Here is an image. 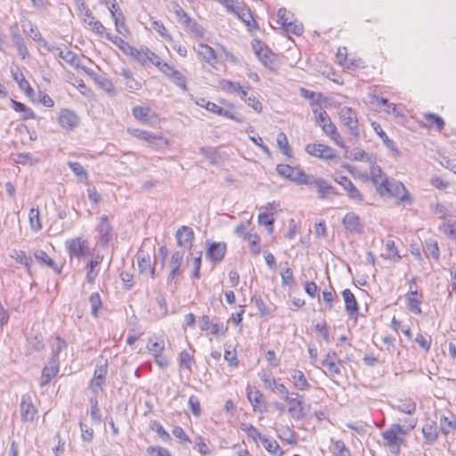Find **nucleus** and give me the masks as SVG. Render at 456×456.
I'll return each instance as SVG.
<instances>
[{
    "label": "nucleus",
    "mask_w": 456,
    "mask_h": 456,
    "mask_svg": "<svg viewBox=\"0 0 456 456\" xmlns=\"http://www.w3.org/2000/svg\"><path fill=\"white\" fill-rule=\"evenodd\" d=\"M137 262L140 273L142 274L154 278L155 268L151 265V257L149 255H138Z\"/></svg>",
    "instance_id": "28"
},
{
    "label": "nucleus",
    "mask_w": 456,
    "mask_h": 456,
    "mask_svg": "<svg viewBox=\"0 0 456 456\" xmlns=\"http://www.w3.org/2000/svg\"><path fill=\"white\" fill-rule=\"evenodd\" d=\"M416 418H408L403 425L398 423L392 424L389 428L385 430L381 436L385 445L389 448L392 453L400 452V445L404 442V436L409 434L417 425Z\"/></svg>",
    "instance_id": "1"
},
{
    "label": "nucleus",
    "mask_w": 456,
    "mask_h": 456,
    "mask_svg": "<svg viewBox=\"0 0 456 456\" xmlns=\"http://www.w3.org/2000/svg\"><path fill=\"white\" fill-rule=\"evenodd\" d=\"M252 47L258 60L262 64L271 70H276L278 69V62L276 54L273 53L266 45H265L259 40H254L252 42Z\"/></svg>",
    "instance_id": "3"
},
{
    "label": "nucleus",
    "mask_w": 456,
    "mask_h": 456,
    "mask_svg": "<svg viewBox=\"0 0 456 456\" xmlns=\"http://www.w3.org/2000/svg\"><path fill=\"white\" fill-rule=\"evenodd\" d=\"M183 251L177 250L174 252L170 259V273L168 275V281H174L176 282L177 278L182 274L181 265L183 259Z\"/></svg>",
    "instance_id": "20"
},
{
    "label": "nucleus",
    "mask_w": 456,
    "mask_h": 456,
    "mask_svg": "<svg viewBox=\"0 0 456 456\" xmlns=\"http://www.w3.org/2000/svg\"><path fill=\"white\" fill-rule=\"evenodd\" d=\"M175 238L177 244L185 248H191L194 239V232L188 226H182L176 232Z\"/></svg>",
    "instance_id": "22"
},
{
    "label": "nucleus",
    "mask_w": 456,
    "mask_h": 456,
    "mask_svg": "<svg viewBox=\"0 0 456 456\" xmlns=\"http://www.w3.org/2000/svg\"><path fill=\"white\" fill-rule=\"evenodd\" d=\"M424 118L430 127H436L438 131H441L444 126V119L436 114H424Z\"/></svg>",
    "instance_id": "47"
},
{
    "label": "nucleus",
    "mask_w": 456,
    "mask_h": 456,
    "mask_svg": "<svg viewBox=\"0 0 456 456\" xmlns=\"http://www.w3.org/2000/svg\"><path fill=\"white\" fill-rule=\"evenodd\" d=\"M392 409L396 410L402 413L412 416L416 412V403L410 397L396 399L394 403H390Z\"/></svg>",
    "instance_id": "18"
},
{
    "label": "nucleus",
    "mask_w": 456,
    "mask_h": 456,
    "mask_svg": "<svg viewBox=\"0 0 456 456\" xmlns=\"http://www.w3.org/2000/svg\"><path fill=\"white\" fill-rule=\"evenodd\" d=\"M258 223L267 227L269 232L273 231L274 218L271 213H260L258 215Z\"/></svg>",
    "instance_id": "59"
},
{
    "label": "nucleus",
    "mask_w": 456,
    "mask_h": 456,
    "mask_svg": "<svg viewBox=\"0 0 456 456\" xmlns=\"http://www.w3.org/2000/svg\"><path fill=\"white\" fill-rule=\"evenodd\" d=\"M12 37L19 54L22 57V59H24L28 54V51L24 43V39L17 31L12 32Z\"/></svg>",
    "instance_id": "42"
},
{
    "label": "nucleus",
    "mask_w": 456,
    "mask_h": 456,
    "mask_svg": "<svg viewBox=\"0 0 456 456\" xmlns=\"http://www.w3.org/2000/svg\"><path fill=\"white\" fill-rule=\"evenodd\" d=\"M89 303L91 305V313L94 317H98V312L102 308V303L101 296L97 292H94L89 297Z\"/></svg>",
    "instance_id": "55"
},
{
    "label": "nucleus",
    "mask_w": 456,
    "mask_h": 456,
    "mask_svg": "<svg viewBox=\"0 0 456 456\" xmlns=\"http://www.w3.org/2000/svg\"><path fill=\"white\" fill-rule=\"evenodd\" d=\"M313 112L315 114L316 123L321 127L323 126V124H327L331 121L326 110H323L319 104H315V107H313Z\"/></svg>",
    "instance_id": "46"
},
{
    "label": "nucleus",
    "mask_w": 456,
    "mask_h": 456,
    "mask_svg": "<svg viewBox=\"0 0 456 456\" xmlns=\"http://www.w3.org/2000/svg\"><path fill=\"white\" fill-rule=\"evenodd\" d=\"M322 364L324 367L328 368V370L331 375H339L341 373V370H340L341 362L340 361L336 362L334 360L324 359V360H322Z\"/></svg>",
    "instance_id": "60"
},
{
    "label": "nucleus",
    "mask_w": 456,
    "mask_h": 456,
    "mask_svg": "<svg viewBox=\"0 0 456 456\" xmlns=\"http://www.w3.org/2000/svg\"><path fill=\"white\" fill-rule=\"evenodd\" d=\"M259 377L266 389L274 391V387L276 386L277 381L273 377L271 371H263L262 373L259 374Z\"/></svg>",
    "instance_id": "58"
},
{
    "label": "nucleus",
    "mask_w": 456,
    "mask_h": 456,
    "mask_svg": "<svg viewBox=\"0 0 456 456\" xmlns=\"http://www.w3.org/2000/svg\"><path fill=\"white\" fill-rule=\"evenodd\" d=\"M342 224L347 233H361L363 226L360 217L353 212L347 213L342 219Z\"/></svg>",
    "instance_id": "15"
},
{
    "label": "nucleus",
    "mask_w": 456,
    "mask_h": 456,
    "mask_svg": "<svg viewBox=\"0 0 456 456\" xmlns=\"http://www.w3.org/2000/svg\"><path fill=\"white\" fill-rule=\"evenodd\" d=\"M307 181H309V183H305V185L310 187L314 186L317 190L320 199L330 198L331 196L337 194L335 188L323 178H317L312 175H309Z\"/></svg>",
    "instance_id": "10"
},
{
    "label": "nucleus",
    "mask_w": 456,
    "mask_h": 456,
    "mask_svg": "<svg viewBox=\"0 0 456 456\" xmlns=\"http://www.w3.org/2000/svg\"><path fill=\"white\" fill-rule=\"evenodd\" d=\"M10 256L12 258L15 259L16 262L24 265L28 269H29L32 265L31 257L27 256L26 253L22 250H17V249L12 250Z\"/></svg>",
    "instance_id": "44"
},
{
    "label": "nucleus",
    "mask_w": 456,
    "mask_h": 456,
    "mask_svg": "<svg viewBox=\"0 0 456 456\" xmlns=\"http://www.w3.org/2000/svg\"><path fill=\"white\" fill-rule=\"evenodd\" d=\"M165 348L164 340L159 341H149L147 344V349L153 354V356H158L162 354V352Z\"/></svg>",
    "instance_id": "62"
},
{
    "label": "nucleus",
    "mask_w": 456,
    "mask_h": 456,
    "mask_svg": "<svg viewBox=\"0 0 456 456\" xmlns=\"http://www.w3.org/2000/svg\"><path fill=\"white\" fill-rule=\"evenodd\" d=\"M58 122L63 129L71 131L77 126L79 118L74 111L62 109L59 113Z\"/></svg>",
    "instance_id": "11"
},
{
    "label": "nucleus",
    "mask_w": 456,
    "mask_h": 456,
    "mask_svg": "<svg viewBox=\"0 0 456 456\" xmlns=\"http://www.w3.org/2000/svg\"><path fill=\"white\" fill-rule=\"evenodd\" d=\"M440 429L445 436L453 434L456 431V418L453 415L450 418L445 416L441 417Z\"/></svg>",
    "instance_id": "36"
},
{
    "label": "nucleus",
    "mask_w": 456,
    "mask_h": 456,
    "mask_svg": "<svg viewBox=\"0 0 456 456\" xmlns=\"http://www.w3.org/2000/svg\"><path fill=\"white\" fill-rule=\"evenodd\" d=\"M439 231L452 240H456V221H444L439 225Z\"/></svg>",
    "instance_id": "53"
},
{
    "label": "nucleus",
    "mask_w": 456,
    "mask_h": 456,
    "mask_svg": "<svg viewBox=\"0 0 456 456\" xmlns=\"http://www.w3.org/2000/svg\"><path fill=\"white\" fill-rule=\"evenodd\" d=\"M65 248L70 258H81L91 255L88 241L82 237L67 240Z\"/></svg>",
    "instance_id": "4"
},
{
    "label": "nucleus",
    "mask_w": 456,
    "mask_h": 456,
    "mask_svg": "<svg viewBox=\"0 0 456 456\" xmlns=\"http://www.w3.org/2000/svg\"><path fill=\"white\" fill-rule=\"evenodd\" d=\"M200 152L209 161V163L215 165L219 162L220 155L215 148L201 147L200 148Z\"/></svg>",
    "instance_id": "45"
},
{
    "label": "nucleus",
    "mask_w": 456,
    "mask_h": 456,
    "mask_svg": "<svg viewBox=\"0 0 456 456\" xmlns=\"http://www.w3.org/2000/svg\"><path fill=\"white\" fill-rule=\"evenodd\" d=\"M235 14L249 30L256 29L257 24L253 18V14L249 8L244 4H237L232 12Z\"/></svg>",
    "instance_id": "12"
},
{
    "label": "nucleus",
    "mask_w": 456,
    "mask_h": 456,
    "mask_svg": "<svg viewBox=\"0 0 456 456\" xmlns=\"http://www.w3.org/2000/svg\"><path fill=\"white\" fill-rule=\"evenodd\" d=\"M247 397L250 402L254 411H262L260 406L263 403V394L256 389V387H252L248 386L247 387Z\"/></svg>",
    "instance_id": "29"
},
{
    "label": "nucleus",
    "mask_w": 456,
    "mask_h": 456,
    "mask_svg": "<svg viewBox=\"0 0 456 456\" xmlns=\"http://www.w3.org/2000/svg\"><path fill=\"white\" fill-rule=\"evenodd\" d=\"M374 130L375 132L377 133V134L380 137V139L382 140L384 145L389 149L390 151H392L393 152H395V154L398 155L399 154V151L398 149L396 148L395 146V143L394 142V141H392L391 139H389V137L387 135V134L383 131V129L380 127V126H377L374 127Z\"/></svg>",
    "instance_id": "43"
},
{
    "label": "nucleus",
    "mask_w": 456,
    "mask_h": 456,
    "mask_svg": "<svg viewBox=\"0 0 456 456\" xmlns=\"http://www.w3.org/2000/svg\"><path fill=\"white\" fill-rule=\"evenodd\" d=\"M430 208L433 214L440 219L445 220L448 216H452L451 210L442 203L432 204Z\"/></svg>",
    "instance_id": "48"
},
{
    "label": "nucleus",
    "mask_w": 456,
    "mask_h": 456,
    "mask_svg": "<svg viewBox=\"0 0 456 456\" xmlns=\"http://www.w3.org/2000/svg\"><path fill=\"white\" fill-rule=\"evenodd\" d=\"M12 102L13 110L17 112L22 113V118L24 119L35 118V113L30 108L16 101H12Z\"/></svg>",
    "instance_id": "50"
},
{
    "label": "nucleus",
    "mask_w": 456,
    "mask_h": 456,
    "mask_svg": "<svg viewBox=\"0 0 456 456\" xmlns=\"http://www.w3.org/2000/svg\"><path fill=\"white\" fill-rule=\"evenodd\" d=\"M112 18L114 20V23H115V27H116V30L121 34L122 36L126 37V35L129 34V29L128 28L126 27V22H125V16L123 14V12L121 11H119L118 13H117V10L116 11H112Z\"/></svg>",
    "instance_id": "35"
},
{
    "label": "nucleus",
    "mask_w": 456,
    "mask_h": 456,
    "mask_svg": "<svg viewBox=\"0 0 456 456\" xmlns=\"http://www.w3.org/2000/svg\"><path fill=\"white\" fill-rule=\"evenodd\" d=\"M341 294L345 302L346 314L350 318L356 319L359 315V307L354 295L349 289H345Z\"/></svg>",
    "instance_id": "16"
},
{
    "label": "nucleus",
    "mask_w": 456,
    "mask_h": 456,
    "mask_svg": "<svg viewBox=\"0 0 456 456\" xmlns=\"http://www.w3.org/2000/svg\"><path fill=\"white\" fill-rule=\"evenodd\" d=\"M276 171L281 176L298 185L305 184V183L308 182L307 178L309 175L305 174L304 170L299 167L279 164L276 166Z\"/></svg>",
    "instance_id": "5"
},
{
    "label": "nucleus",
    "mask_w": 456,
    "mask_h": 456,
    "mask_svg": "<svg viewBox=\"0 0 456 456\" xmlns=\"http://www.w3.org/2000/svg\"><path fill=\"white\" fill-rule=\"evenodd\" d=\"M289 372L290 374V379L293 382L295 388L302 391L310 388V383L308 382L303 371L292 369L289 370Z\"/></svg>",
    "instance_id": "25"
},
{
    "label": "nucleus",
    "mask_w": 456,
    "mask_h": 456,
    "mask_svg": "<svg viewBox=\"0 0 456 456\" xmlns=\"http://www.w3.org/2000/svg\"><path fill=\"white\" fill-rule=\"evenodd\" d=\"M322 129L325 134L330 137L331 140L335 142V143L340 147H344V140L341 137L340 134L338 132L335 124L332 121H330L327 124H323Z\"/></svg>",
    "instance_id": "31"
},
{
    "label": "nucleus",
    "mask_w": 456,
    "mask_h": 456,
    "mask_svg": "<svg viewBox=\"0 0 456 456\" xmlns=\"http://www.w3.org/2000/svg\"><path fill=\"white\" fill-rule=\"evenodd\" d=\"M198 55L200 56L207 63L214 65L217 60L216 51L206 44H200L198 47H194Z\"/></svg>",
    "instance_id": "26"
},
{
    "label": "nucleus",
    "mask_w": 456,
    "mask_h": 456,
    "mask_svg": "<svg viewBox=\"0 0 456 456\" xmlns=\"http://www.w3.org/2000/svg\"><path fill=\"white\" fill-rule=\"evenodd\" d=\"M29 225L32 231L38 232L42 229L40 213L37 208H32L28 213Z\"/></svg>",
    "instance_id": "41"
},
{
    "label": "nucleus",
    "mask_w": 456,
    "mask_h": 456,
    "mask_svg": "<svg viewBox=\"0 0 456 456\" xmlns=\"http://www.w3.org/2000/svg\"><path fill=\"white\" fill-rule=\"evenodd\" d=\"M128 132L134 137L145 142L147 145L151 148H162L167 143V140L162 135L149 131L129 128Z\"/></svg>",
    "instance_id": "6"
},
{
    "label": "nucleus",
    "mask_w": 456,
    "mask_h": 456,
    "mask_svg": "<svg viewBox=\"0 0 456 456\" xmlns=\"http://www.w3.org/2000/svg\"><path fill=\"white\" fill-rule=\"evenodd\" d=\"M120 75L123 77L127 89L130 91H138L142 89V83L134 77L133 73L129 69H123Z\"/></svg>",
    "instance_id": "34"
},
{
    "label": "nucleus",
    "mask_w": 456,
    "mask_h": 456,
    "mask_svg": "<svg viewBox=\"0 0 456 456\" xmlns=\"http://www.w3.org/2000/svg\"><path fill=\"white\" fill-rule=\"evenodd\" d=\"M96 84L108 94H115V86L111 80L103 76H99L94 78Z\"/></svg>",
    "instance_id": "54"
},
{
    "label": "nucleus",
    "mask_w": 456,
    "mask_h": 456,
    "mask_svg": "<svg viewBox=\"0 0 456 456\" xmlns=\"http://www.w3.org/2000/svg\"><path fill=\"white\" fill-rule=\"evenodd\" d=\"M107 361L103 363L98 364L94 370V377L90 383V387L94 393H98L102 390V387L105 382V377L107 374Z\"/></svg>",
    "instance_id": "14"
},
{
    "label": "nucleus",
    "mask_w": 456,
    "mask_h": 456,
    "mask_svg": "<svg viewBox=\"0 0 456 456\" xmlns=\"http://www.w3.org/2000/svg\"><path fill=\"white\" fill-rule=\"evenodd\" d=\"M226 252V244L221 242H213L207 250V257L211 261L217 263L223 260Z\"/></svg>",
    "instance_id": "23"
},
{
    "label": "nucleus",
    "mask_w": 456,
    "mask_h": 456,
    "mask_svg": "<svg viewBox=\"0 0 456 456\" xmlns=\"http://www.w3.org/2000/svg\"><path fill=\"white\" fill-rule=\"evenodd\" d=\"M20 417L23 421H33L37 416V411L34 406L31 397L28 395H23L20 401Z\"/></svg>",
    "instance_id": "13"
},
{
    "label": "nucleus",
    "mask_w": 456,
    "mask_h": 456,
    "mask_svg": "<svg viewBox=\"0 0 456 456\" xmlns=\"http://www.w3.org/2000/svg\"><path fill=\"white\" fill-rule=\"evenodd\" d=\"M336 182L340 184L346 191L347 196L355 202L363 200L362 195L360 191L353 184L351 180L346 176L341 175L336 179Z\"/></svg>",
    "instance_id": "19"
},
{
    "label": "nucleus",
    "mask_w": 456,
    "mask_h": 456,
    "mask_svg": "<svg viewBox=\"0 0 456 456\" xmlns=\"http://www.w3.org/2000/svg\"><path fill=\"white\" fill-rule=\"evenodd\" d=\"M338 115L342 124L348 129L349 134L357 138L360 133L355 110L350 107H343L340 109Z\"/></svg>",
    "instance_id": "7"
},
{
    "label": "nucleus",
    "mask_w": 456,
    "mask_h": 456,
    "mask_svg": "<svg viewBox=\"0 0 456 456\" xmlns=\"http://www.w3.org/2000/svg\"><path fill=\"white\" fill-rule=\"evenodd\" d=\"M97 231L99 233V240L102 244L107 245L112 240V228L107 216L103 215L100 217Z\"/></svg>",
    "instance_id": "17"
},
{
    "label": "nucleus",
    "mask_w": 456,
    "mask_h": 456,
    "mask_svg": "<svg viewBox=\"0 0 456 456\" xmlns=\"http://www.w3.org/2000/svg\"><path fill=\"white\" fill-rule=\"evenodd\" d=\"M105 37L110 41L112 44H114L116 46H118L121 51H123L125 53H128V49L130 48V45L126 42L124 39H122L119 37L112 36L110 33L105 34Z\"/></svg>",
    "instance_id": "56"
},
{
    "label": "nucleus",
    "mask_w": 456,
    "mask_h": 456,
    "mask_svg": "<svg viewBox=\"0 0 456 456\" xmlns=\"http://www.w3.org/2000/svg\"><path fill=\"white\" fill-rule=\"evenodd\" d=\"M422 435L427 444H433L438 438V427L436 422H427L422 428Z\"/></svg>",
    "instance_id": "24"
},
{
    "label": "nucleus",
    "mask_w": 456,
    "mask_h": 456,
    "mask_svg": "<svg viewBox=\"0 0 456 456\" xmlns=\"http://www.w3.org/2000/svg\"><path fill=\"white\" fill-rule=\"evenodd\" d=\"M54 51H57L59 57L61 58L67 63L70 64L73 67H79L80 59L72 51L69 50L68 48L61 49L56 46H54L53 52Z\"/></svg>",
    "instance_id": "30"
},
{
    "label": "nucleus",
    "mask_w": 456,
    "mask_h": 456,
    "mask_svg": "<svg viewBox=\"0 0 456 456\" xmlns=\"http://www.w3.org/2000/svg\"><path fill=\"white\" fill-rule=\"evenodd\" d=\"M148 51H150L149 48H141L137 49L134 46H130L128 49V53L126 54H129L131 57L134 58L136 61L141 63L142 65L147 64V58H149Z\"/></svg>",
    "instance_id": "38"
},
{
    "label": "nucleus",
    "mask_w": 456,
    "mask_h": 456,
    "mask_svg": "<svg viewBox=\"0 0 456 456\" xmlns=\"http://www.w3.org/2000/svg\"><path fill=\"white\" fill-rule=\"evenodd\" d=\"M29 37L37 42H40L41 45L48 52H53L54 49V45H49L45 39H43L40 31L37 27L29 23Z\"/></svg>",
    "instance_id": "39"
},
{
    "label": "nucleus",
    "mask_w": 456,
    "mask_h": 456,
    "mask_svg": "<svg viewBox=\"0 0 456 456\" xmlns=\"http://www.w3.org/2000/svg\"><path fill=\"white\" fill-rule=\"evenodd\" d=\"M169 6L180 23L189 16L187 14V12L183 9V7L176 1L170 2Z\"/></svg>",
    "instance_id": "63"
},
{
    "label": "nucleus",
    "mask_w": 456,
    "mask_h": 456,
    "mask_svg": "<svg viewBox=\"0 0 456 456\" xmlns=\"http://www.w3.org/2000/svg\"><path fill=\"white\" fill-rule=\"evenodd\" d=\"M386 249L387 253V257L393 261H399L401 256L395 248V241L392 240H388L386 242Z\"/></svg>",
    "instance_id": "64"
},
{
    "label": "nucleus",
    "mask_w": 456,
    "mask_h": 456,
    "mask_svg": "<svg viewBox=\"0 0 456 456\" xmlns=\"http://www.w3.org/2000/svg\"><path fill=\"white\" fill-rule=\"evenodd\" d=\"M34 256L41 265H45L52 268L58 273H61V269L57 266L56 263L48 256V254L45 251L42 249H37L34 252Z\"/></svg>",
    "instance_id": "33"
},
{
    "label": "nucleus",
    "mask_w": 456,
    "mask_h": 456,
    "mask_svg": "<svg viewBox=\"0 0 456 456\" xmlns=\"http://www.w3.org/2000/svg\"><path fill=\"white\" fill-rule=\"evenodd\" d=\"M12 74L13 79L19 84L20 88L24 90L28 95H30L33 93V89L24 77L23 74L19 70V69H16V70H12Z\"/></svg>",
    "instance_id": "40"
},
{
    "label": "nucleus",
    "mask_w": 456,
    "mask_h": 456,
    "mask_svg": "<svg viewBox=\"0 0 456 456\" xmlns=\"http://www.w3.org/2000/svg\"><path fill=\"white\" fill-rule=\"evenodd\" d=\"M370 179L374 185L376 186L377 191H379V188L381 187V183L385 184L388 178L383 173L381 168L379 166H375L371 163L370 169Z\"/></svg>",
    "instance_id": "32"
},
{
    "label": "nucleus",
    "mask_w": 456,
    "mask_h": 456,
    "mask_svg": "<svg viewBox=\"0 0 456 456\" xmlns=\"http://www.w3.org/2000/svg\"><path fill=\"white\" fill-rule=\"evenodd\" d=\"M151 110L147 107L135 106L133 108V115L134 117L142 122H146L148 120V116Z\"/></svg>",
    "instance_id": "61"
},
{
    "label": "nucleus",
    "mask_w": 456,
    "mask_h": 456,
    "mask_svg": "<svg viewBox=\"0 0 456 456\" xmlns=\"http://www.w3.org/2000/svg\"><path fill=\"white\" fill-rule=\"evenodd\" d=\"M59 371V360L55 358V356H52L48 361L47 365L44 368L42 371V377L40 381V386H46L50 380L57 375Z\"/></svg>",
    "instance_id": "21"
},
{
    "label": "nucleus",
    "mask_w": 456,
    "mask_h": 456,
    "mask_svg": "<svg viewBox=\"0 0 456 456\" xmlns=\"http://www.w3.org/2000/svg\"><path fill=\"white\" fill-rule=\"evenodd\" d=\"M240 428L244 431L248 437H251L255 442L257 440L261 441L265 436H262L261 433L249 423H242L240 425Z\"/></svg>",
    "instance_id": "51"
},
{
    "label": "nucleus",
    "mask_w": 456,
    "mask_h": 456,
    "mask_svg": "<svg viewBox=\"0 0 456 456\" xmlns=\"http://www.w3.org/2000/svg\"><path fill=\"white\" fill-rule=\"evenodd\" d=\"M181 24L193 37L201 38L204 36V28L193 19L188 16Z\"/></svg>",
    "instance_id": "27"
},
{
    "label": "nucleus",
    "mask_w": 456,
    "mask_h": 456,
    "mask_svg": "<svg viewBox=\"0 0 456 456\" xmlns=\"http://www.w3.org/2000/svg\"><path fill=\"white\" fill-rule=\"evenodd\" d=\"M265 447V449L272 455V456H281L283 454V451L280 447L279 444L274 439H269L265 436L260 441Z\"/></svg>",
    "instance_id": "37"
},
{
    "label": "nucleus",
    "mask_w": 456,
    "mask_h": 456,
    "mask_svg": "<svg viewBox=\"0 0 456 456\" xmlns=\"http://www.w3.org/2000/svg\"><path fill=\"white\" fill-rule=\"evenodd\" d=\"M302 398L303 396L297 393H292L291 395H287V396L283 397L289 404L288 411L293 419H300L305 418L307 414V410L304 406Z\"/></svg>",
    "instance_id": "8"
},
{
    "label": "nucleus",
    "mask_w": 456,
    "mask_h": 456,
    "mask_svg": "<svg viewBox=\"0 0 456 456\" xmlns=\"http://www.w3.org/2000/svg\"><path fill=\"white\" fill-rule=\"evenodd\" d=\"M277 144L281 152L288 156L291 157V148L289 143L288 138L283 132H280L277 135Z\"/></svg>",
    "instance_id": "49"
},
{
    "label": "nucleus",
    "mask_w": 456,
    "mask_h": 456,
    "mask_svg": "<svg viewBox=\"0 0 456 456\" xmlns=\"http://www.w3.org/2000/svg\"><path fill=\"white\" fill-rule=\"evenodd\" d=\"M305 151L311 156L321 159H338L335 150L322 143H308L305 145Z\"/></svg>",
    "instance_id": "9"
},
{
    "label": "nucleus",
    "mask_w": 456,
    "mask_h": 456,
    "mask_svg": "<svg viewBox=\"0 0 456 456\" xmlns=\"http://www.w3.org/2000/svg\"><path fill=\"white\" fill-rule=\"evenodd\" d=\"M218 86L221 90H223L226 93H229V94L237 93L238 90H240V83L232 82L228 79L219 80Z\"/></svg>",
    "instance_id": "52"
},
{
    "label": "nucleus",
    "mask_w": 456,
    "mask_h": 456,
    "mask_svg": "<svg viewBox=\"0 0 456 456\" xmlns=\"http://www.w3.org/2000/svg\"><path fill=\"white\" fill-rule=\"evenodd\" d=\"M378 192L382 196H390L395 198L397 204H411L412 201L403 183L394 179H388L385 184L381 183V187L379 188Z\"/></svg>",
    "instance_id": "2"
},
{
    "label": "nucleus",
    "mask_w": 456,
    "mask_h": 456,
    "mask_svg": "<svg viewBox=\"0 0 456 456\" xmlns=\"http://www.w3.org/2000/svg\"><path fill=\"white\" fill-rule=\"evenodd\" d=\"M68 166L73 171V173L78 177L79 181L87 180V172L84 167L78 162H68Z\"/></svg>",
    "instance_id": "57"
}]
</instances>
